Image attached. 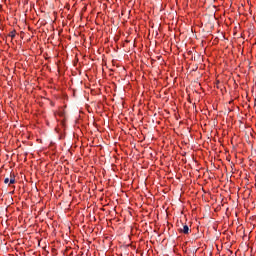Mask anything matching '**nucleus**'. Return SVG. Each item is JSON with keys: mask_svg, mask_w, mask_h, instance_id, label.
<instances>
[{"mask_svg": "<svg viewBox=\"0 0 256 256\" xmlns=\"http://www.w3.org/2000/svg\"><path fill=\"white\" fill-rule=\"evenodd\" d=\"M191 230L189 229V226L188 225H184L183 228H180L179 229V232L180 233H184V235H189V232Z\"/></svg>", "mask_w": 256, "mask_h": 256, "instance_id": "f257e3e1", "label": "nucleus"}, {"mask_svg": "<svg viewBox=\"0 0 256 256\" xmlns=\"http://www.w3.org/2000/svg\"><path fill=\"white\" fill-rule=\"evenodd\" d=\"M4 183L7 185V183H10V185L15 184V176L11 177L10 180L9 178L4 179Z\"/></svg>", "mask_w": 256, "mask_h": 256, "instance_id": "f03ea898", "label": "nucleus"}, {"mask_svg": "<svg viewBox=\"0 0 256 256\" xmlns=\"http://www.w3.org/2000/svg\"><path fill=\"white\" fill-rule=\"evenodd\" d=\"M9 37H11V39H15V31L10 32Z\"/></svg>", "mask_w": 256, "mask_h": 256, "instance_id": "7ed1b4c3", "label": "nucleus"}]
</instances>
